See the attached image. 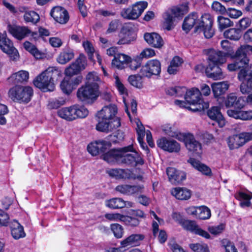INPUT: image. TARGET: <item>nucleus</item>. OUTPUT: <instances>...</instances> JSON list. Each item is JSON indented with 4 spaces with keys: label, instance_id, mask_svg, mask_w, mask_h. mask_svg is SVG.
<instances>
[{
    "label": "nucleus",
    "instance_id": "1",
    "mask_svg": "<svg viewBox=\"0 0 252 252\" xmlns=\"http://www.w3.org/2000/svg\"><path fill=\"white\" fill-rule=\"evenodd\" d=\"M101 157L108 163L125 164L133 167L142 166L145 163L141 153L136 151L133 144L122 148L111 149L106 151Z\"/></svg>",
    "mask_w": 252,
    "mask_h": 252
},
{
    "label": "nucleus",
    "instance_id": "2",
    "mask_svg": "<svg viewBox=\"0 0 252 252\" xmlns=\"http://www.w3.org/2000/svg\"><path fill=\"white\" fill-rule=\"evenodd\" d=\"M163 130L165 134L174 138L184 143L187 149L196 157H200L202 154L201 144L190 132H181L176 127H164Z\"/></svg>",
    "mask_w": 252,
    "mask_h": 252
},
{
    "label": "nucleus",
    "instance_id": "3",
    "mask_svg": "<svg viewBox=\"0 0 252 252\" xmlns=\"http://www.w3.org/2000/svg\"><path fill=\"white\" fill-rule=\"evenodd\" d=\"M85 85L79 88L77 92V96L81 101H88L96 98L98 96L99 78L94 72L89 73L86 76Z\"/></svg>",
    "mask_w": 252,
    "mask_h": 252
},
{
    "label": "nucleus",
    "instance_id": "4",
    "mask_svg": "<svg viewBox=\"0 0 252 252\" xmlns=\"http://www.w3.org/2000/svg\"><path fill=\"white\" fill-rule=\"evenodd\" d=\"M184 97L188 104L178 100L175 101V104L194 112L204 110L209 106L208 102H204L201 99V94L198 89L193 88L189 90Z\"/></svg>",
    "mask_w": 252,
    "mask_h": 252
},
{
    "label": "nucleus",
    "instance_id": "5",
    "mask_svg": "<svg viewBox=\"0 0 252 252\" xmlns=\"http://www.w3.org/2000/svg\"><path fill=\"white\" fill-rule=\"evenodd\" d=\"M117 108L114 104L105 106L95 115L96 126H121V120L116 117Z\"/></svg>",
    "mask_w": 252,
    "mask_h": 252
},
{
    "label": "nucleus",
    "instance_id": "6",
    "mask_svg": "<svg viewBox=\"0 0 252 252\" xmlns=\"http://www.w3.org/2000/svg\"><path fill=\"white\" fill-rule=\"evenodd\" d=\"M60 74L55 67H49L41 72L33 80L34 85L44 92L53 91L55 89L54 78Z\"/></svg>",
    "mask_w": 252,
    "mask_h": 252
},
{
    "label": "nucleus",
    "instance_id": "7",
    "mask_svg": "<svg viewBox=\"0 0 252 252\" xmlns=\"http://www.w3.org/2000/svg\"><path fill=\"white\" fill-rule=\"evenodd\" d=\"M250 52L252 53V46L247 44L241 45L232 55L231 58L234 62L228 64V69L230 71H234L246 67L249 63L250 60L247 55Z\"/></svg>",
    "mask_w": 252,
    "mask_h": 252
},
{
    "label": "nucleus",
    "instance_id": "8",
    "mask_svg": "<svg viewBox=\"0 0 252 252\" xmlns=\"http://www.w3.org/2000/svg\"><path fill=\"white\" fill-rule=\"evenodd\" d=\"M239 80L242 81L240 89L242 94H249L247 101L252 104V64H248L240 70L238 74Z\"/></svg>",
    "mask_w": 252,
    "mask_h": 252
},
{
    "label": "nucleus",
    "instance_id": "9",
    "mask_svg": "<svg viewBox=\"0 0 252 252\" xmlns=\"http://www.w3.org/2000/svg\"><path fill=\"white\" fill-rule=\"evenodd\" d=\"M33 94L32 88L29 86L16 85L8 91L9 97L14 102L28 103Z\"/></svg>",
    "mask_w": 252,
    "mask_h": 252
},
{
    "label": "nucleus",
    "instance_id": "10",
    "mask_svg": "<svg viewBox=\"0 0 252 252\" xmlns=\"http://www.w3.org/2000/svg\"><path fill=\"white\" fill-rule=\"evenodd\" d=\"M188 11V3H185L168 9L163 15L164 29L168 31L171 30L174 27L175 18L182 17Z\"/></svg>",
    "mask_w": 252,
    "mask_h": 252
},
{
    "label": "nucleus",
    "instance_id": "11",
    "mask_svg": "<svg viewBox=\"0 0 252 252\" xmlns=\"http://www.w3.org/2000/svg\"><path fill=\"white\" fill-rule=\"evenodd\" d=\"M213 23V18L210 14L202 15L200 19H198V25L195 27L194 32H202L206 38H211L214 34V31L212 29Z\"/></svg>",
    "mask_w": 252,
    "mask_h": 252
},
{
    "label": "nucleus",
    "instance_id": "12",
    "mask_svg": "<svg viewBox=\"0 0 252 252\" xmlns=\"http://www.w3.org/2000/svg\"><path fill=\"white\" fill-rule=\"evenodd\" d=\"M147 5L148 3L146 1L137 2L131 6L123 8L120 12V15L125 19L136 20L141 16Z\"/></svg>",
    "mask_w": 252,
    "mask_h": 252
},
{
    "label": "nucleus",
    "instance_id": "13",
    "mask_svg": "<svg viewBox=\"0 0 252 252\" xmlns=\"http://www.w3.org/2000/svg\"><path fill=\"white\" fill-rule=\"evenodd\" d=\"M251 140H252V132H243L233 134L229 136L226 140L230 150L238 149Z\"/></svg>",
    "mask_w": 252,
    "mask_h": 252
},
{
    "label": "nucleus",
    "instance_id": "14",
    "mask_svg": "<svg viewBox=\"0 0 252 252\" xmlns=\"http://www.w3.org/2000/svg\"><path fill=\"white\" fill-rule=\"evenodd\" d=\"M161 71V63L158 60L148 61L140 70L141 76L151 78L152 75H158Z\"/></svg>",
    "mask_w": 252,
    "mask_h": 252
},
{
    "label": "nucleus",
    "instance_id": "15",
    "mask_svg": "<svg viewBox=\"0 0 252 252\" xmlns=\"http://www.w3.org/2000/svg\"><path fill=\"white\" fill-rule=\"evenodd\" d=\"M0 48L3 52L9 55L11 60L16 61L18 59V51L13 46L11 41L7 38L6 34L0 33Z\"/></svg>",
    "mask_w": 252,
    "mask_h": 252
},
{
    "label": "nucleus",
    "instance_id": "16",
    "mask_svg": "<svg viewBox=\"0 0 252 252\" xmlns=\"http://www.w3.org/2000/svg\"><path fill=\"white\" fill-rule=\"evenodd\" d=\"M157 146L164 151L169 153H178L181 150L179 143L173 139L162 137L157 141Z\"/></svg>",
    "mask_w": 252,
    "mask_h": 252
},
{
    "label": "nucleus",
    "instance_id": "17",
    "mask_svg": "<svg viewBox=\"0 0 252 252\" xmlns=\"http://www.w3.org/2000/svg\"><path fill=\"white\" fill-rule=\"evenodd\" d=\"M87 65L86 57L84 54H81L75 61L65 69V74L68 75H76L85 69Z\"/></svg>",
    "mask_w": 252,
    "mask_h": 252
},
{
    "label": "nucleus",
    "instance_id": "18",
    "mask_svg": "<svg viewBox=\"0 0 252 252\" xmlns=\"http://www.w3.org/2000/svg\"><path fill=\"white\" fill-rule=\"evenodd\" d=\"M111 146L110 141H96L88 145L87 150L91 155L95 156L100 154H103Z\"/></svg>",
    "mask_w": 252,
    "mask_h": 252
},
{
    "label": "nucleus",
    "instance_id": "19",
    "mask_svg": "<svg viewBox=\"0 0 252 252\" xmlns=\"http://www.w3.org/2000/svg\"><path fill=\"white\" fill-rule=\"evenodd\" d=\"M166 172L169 181L172 185L175 186L180 185L186 179V172L174 167H167Z\"/></svg>",
    "mask_w": 252,
    "mask_h": 252
},
{
    "label": "nucleus",
    "instance_id": "20",
    "mask_svg": "<svg viewBox=\"0 0 252 252\" xmlns=\"http://www.w3.org/2000/svg\"><path fill=\"white\" fill-rule=\"evenodd\" d=\"M50 15L56 22L60 24H66L69 19L67 10L60 6L53 7L50 11Z\"/></svg>",
    "mask_w": 252,
    "mask_h": 252
},
{
    "label": "nucleus",
    "instance_id": "21",
    "mask_svg": "<svg viewBox=\"0 0 252 252\" xmlns=\"http://www.w3.org/2000/svg\"><path fill=\"white\" fill-rule=\"evenodd\" d=\"M208 64H220L226 61L227 54L219 50L210 49L208 52Z\"/></svg>",
    "mask_w": 252,
    "mask_h": 252
},
{
    "label": "nucleus",
    "instance_id": "22",
    "mask_svg": "<svg viewBox=\"0 0 252 252\" xmlns=\"http://www.w3.org/2000/svg\"><path fill=\"white\" fill-rule=\"evenodd\" d=\"M144 187L142 185H121L116 188V190L124 194L130 195L141 194L143 192Z\"/></svg>",
    "mask_w": 252,
    "mask_h": 252
},
{
    "label": "nucleus",
    "instance_id": "23",
    "mask_svg": "<svg viewBox=\"0 0 252 252\" xmlns=\"http://www.w3.org/2000/svg\"><path fill=\"white\" fill-rule=\"evenodd\" d=\"M8 31L15 38L21 40L28 36L31 31L28 27L8 25Z\"/></svg>",
    "mask_w": 252,
    "mask_h": 252
},
{
    "label": "nucleus",
    "instance_id": "24",
    "mask_svg": "<svg viewBox=\"0 0 252 252\" xmlns=\"http://www.w3.org/2000/svg\"><path fill=\"white\" fill-rule=\"evenodd\" d=\"M145 238V236L142 234H132L121 242L123 248L128 246L137 247L140 245L141 242Z\"/></svg>",
    "mask_w": 252,
    "mask_h": 252
},
{
    "label": "nucleus",
    "instance_id": "25",
    "mask_svg": "<svg viewBox=\"0 0 252 252\" xmlns=\"http://www.w3.org/2000/svg\"><path fill=\"white\" fill-rule=\"evenodd\" d=\"M224 104L226 108L233 107L234 109H242L244 106L243 99L238 97L234 93H231L227 96L224 100Z\"/></svg>",
    "mask_w": 252,
    "mask_h": 252
},
{
    "label": "nucleus",
    "instance_id": "26",
    "mask_svg": "<svg viewBox=\"0 0 252 252\" xmlns=\"http://www.w3.org/2000/svg\"><path fill=\"white\" fill-rule=\"evenodd\" d=\"M205 73L208 78L214 80H220L224 78L221 69L217 64H208Z\"/></svg>",
    "mask_w": 252,
    "mask_h": 252
},
{
    "label": "nucleus",
    "instance_id": "27",
    "mask_svg": "<svg viewBox=\"0 0 252 252\" xmlns=\"http://www.w3.org/2000/svg\"><path fill=\"white\" fill-rule=\"evenodd\" d=\"M29 79V72L26 70H21L12 74L8 78V81L12 84H25L28 82Z\"/></svg>",
    "mask_w": 252,
    "mask_h": 252
},
{
    "label": "nucleus",
    "instance_id": "28",
    "mask_svg": "<svg viewBox=\"0 0 252 252\" xmlns=\"http://www.w3.org/2000/svg\"><path fill=\"white\" fill-rule=\"evenodd\" d=\"M144 37L145 41L154 47L160 48L164 44L162 38L157 33H146Z\"/></svg>",
    "mask_w": 252,
    "mask_h": 252
},
{
    "label": "nucleus",
    "instance_id": "29",
    "mask_svg": "<svg viewBox=\"0 0 252 252\" xmlns=\"http://www.w3.org/2000/svg\"><path fill=\"white\" fill-rule=\"evenodd\" d=\"M211 87L214 96L216 98H218V101L220 103V100H223V98L220 96L224 94L228 89V84L225 82L214 83L211 85Z\"/></svg>",
    "mask_w": 252,
    "mask_h": 252
},
{
    "label": "nucleus",
    "instance_id": "30",
    "mask_svg": "<svg viewBox=\"0 0 252 252\" xmlns=\"http://www.w3.org/2000/svg\"><path fill=\"white\" fill-rule=\"evenodd\" d=\"M208 116L212 120L216 122L219 126H224L226 125L224 117L220 112V109L217 106H213L207 112Z\"/></svg>",
    "mask_w": 252,
    "mask_h": 252
},
{
    "label": "nucleus",
    "instance_id": "31",
    "mask_svg": "<svg viewBox=\"0 0 252 252\" xmlns=\"http://www.w3.org/2000/svg\"><path fill=\"white\" fill-rule=\"evenodd\" d=\"M11 234L13 238L18 240L26 236L23 226L17 220H13L10 224Z\"/></svg>",
    "mask_w": 252,
    "mask_h": 252
},
{
    "label": "nucleus",
    "instance_id": "32",
    "mask_svg": "<svg viewBox=\"0 0 252 252\" xmlns=\"http://www.w3.org/2000/svg\"><path fill=\"white\" fill-rule=\"evenodd\" d=\"M107 173L110 176L116 179H130L131 177V172L128 169H110L107 171Z\"/></svg>",
    "mask_w": 252,
    "mask_h": 252
},
{
    "label": "nucleus",
    "instance_id": "33",
    "mask_svg": "<svg viewBox=\"0 0 252 252\" xmlns=\"http://www.w3.org/2000/svg\"><path fill=\"white\" fill-rule=\"evenodd\" d=\"M171 194L180 200H187L191 196V191L186 188L176 187L172 189Z\"/></svg>",
    "mask_w": 252,
    "mask_h": 252
},
{
    "label": "nucleus",
    "instance_id": "34",
    "mask_svg": "<svg viewBox=\"0 0 252 252\" xmlns=\"http://www.w3.org/2000/svg\"><path fill=\"white\" fill-rule=\"evenodd\" d=\"M131 206V202H126L122 198L115 197L105 201V205L111 209H119L125 207L126 204Z\"/></svg>",
    "mask_w": 252,
    "mask_h": 252
},
{
    "label": "nucleus",
    "instance_id": "35",
    "mask_svg": "<svg viewBox=\"0 0 252 252\" xmlns=\"http://www.w3.org/2000/svg\"><path fill=\"white\" fill-rule=\"evenodd\" d=\"M198 16L196 12H192L186 17L184 21L182 28L188 33L196 25H198Z\"/></svg>",
    "mask_w": 252,
    "mask_h": 252
},
{
    "label": "nucleus",
    "instance_id": "36",
    "mask_svg": "<svg viewBox=\"0 0 252 252\" xmlns=\"http://www.w3.org/2000/svg\"><path fill=\"white\" fill-rule=\"evenodd\" d=\"M130 57L124 54H117L112 61V65L118 69H122L127 64Z\"/></svg>",
    "mask_w": 252,
    "mask_h": 252
},
{
    "label": "nucleus",
    "instance_id": "37",
    "mask_svg": "<svg viewBox=\"0 0 252 252\" xmlns=\"http://www.w3.org/2000/svg\"><path fill=\"white\" fill-rule=\"evenodd\" d=\"M235 197L237 200L240 201V206L242 208L249 207L251 205V200L252 198V194L239 191L235 195Z\"/></svg>",
    "mask_w": 252,
    "mask_h": 252
},
{
    "label": "nucleus",
    "instance_id": "38",
    "mask_svg": "<svg viewBox=\"0 0 252 252\" xmlns=\"http://www.w3.org/2000/svg\"><path fill=\"white\" fill-rule=\"evenodd\" d=\"M58 115L61 118L68 121L75 120L74 105L62 108L58 111Z\"/></svg>",
    "mask_w": 252,
    "mask_h": 252
},
{
    "label": "nucleus",
    "instance_id": "39",
    "mask_svg": "<svg viewBox=\"0 0 252 252\" xmlns=\"http://www.w3.org/2000/svg\"><path fill=\"white\" fill-rule=\"evenodd\" d=\"M131 24L128 23L123 28V32H125V35L121 37L117 42L118 44L124 45L128 44L131 43V41L134 40V37H130L128 34H126V32H130L132 29Z\"/></svg>",
    "mask_w": 252,
    "mask_h": 252
},
{
    "label": "nucleus",
    "instance_id": "40",
    "mask_svg": "<svg viewBox=\"0 0 252 252\" xmlns=\"http://www.w3.org/2000/svg\"><path fill=\"white\" fill-rule=\"evenodd\" d=\"M66 76L62 81L60 87L63 92L66 94H70L74 89L73 85L71 82V76L73 75H68L65 74Z\"/></svg>",
    "mask_w": 252,
    "mask_h": 252
},
{
    "label": "nucleus",
    "instance_id": "41",
    "mask_svg": "<svg viewBox=\"0 0 252 252\" xmlns=\"http://www.w3.org/2000/svg\"><path fill=\"white\" fill-rule=\"evenodd\" d=\"M74 57L73 50L66 49L61 52L59 56L57 61L60 64H64L69 62Z\"/></svg>",
    "mask_w": 252,
    "mask_h": 252
},
{
    "label": "nucleus",
    "instance_id": "42",
    "mask_svg": "<svg viewBox=\"0 0 252 252\" xmlns=\"http://www.w3.org/2000/svg\"><path fill=\"white\" fill-rule=\"evenodd\" d=\"M242 34V31L240 29L232 28L226 30L224 32V36L226 38L233 40H238Z\"/></svg>",
    "mask_w": 252,
    "mask_h": 252
},
{
    "label": "nucleus",
    "instance_id": "43",
    "mask_svg": "<svg viewBox=\"0 0 252 252\" xmlns=\"http://www.w3.org/2000/svg\"><path fill=\"white\" fill-rule=\"evenodd\" d=\"M121 221H123L126 225L131 227H136L140 223V220L137 218L128 215H123Z\"/></svg>",
    "mask_w": 252,
    "mask_h": 252
},
{
    "label": "nucleus",
    "instance_id": "44",
    "mask_svg": "<svg viewBox=\"0 0 252 252\" xmlns=\"http://www.w3.org/2000/svg\"><path fill=\"white\" fill-rule=\"evenodd\" d=\"M48 102V108L50 109H57L65 103L66 99L63 97H59L50 99Z\"/></svg>",
    "mask_w": 252,
    "mask_h": 252
},
{
    "label": "nucleus",
    "instance_id": "45",
    "mask_svg": "<svg viewBox=\"0 0 252 252\" xmlns=\"http://www.w3.org/2000/svg\"><path fill=\"white\" fill-rule=\"evenodd\" d=\"M181 226L185 230L194 234L199 225L195 220H186Z\"/></svg>",
    "mask_w": 252,
    "mask_h": 252
},
{
    "label": "nucleus",
    "instance_id": "46",
    "mask_svg": "<svg viewBox=\"0 0 252 252\" xmlns=\"http://www.w3.org/2000/svg\"><path fill=\"white\" fill-rule=\"evenodd\" d=\"M211 216L210 209L205 206L199 207L197 219L202 220L208 219Z\"/></svg>",
    "mask_w": 252,
    "mask_h": 252
},
{
    "label": "nucleus",
    "instance_id": "47",
    "mask_svg": "<svg viewBox=\"0 0 252 252\" xmlns=\"http://www.w3.org/2000/svg\"><path fill=\"white\" fill-rule=\"evenodd\" d=\"M110 229L112 231L114 236L117 238H121L124 233L123 227L119 223H112L110 225Z\"/></svg>",
    "mask_w": 252,
    "mask_h": 252
},
{
    "label": "nucleus",
    "instance_id": "48",
    "mask_svg": "<svg viewBox=\"0 0 252 252\" xmlns=\"http://www.w3.org/2000/svg\"><path fill=\"white\" fill-rule=\"evenodd\" d=\"M24 19L26 22L36 24L39 21L40 17L39 15L35 11H29L28 12L25 13Z\"/></svg>",
    "mask_w": 252,
    "mask_h": 252
},
{
    "label": "nucleus",
    "instance_id": "49",
    "mask_svg": "<svg viewBox=\"0 0 252 252\" xmlns=\"http://www.w3.org/2000/svg\"><path fill=\"white\" fill-rule=\"evenodd\" d=\"M75 119L84 118L89 114L88 109L83 106L74 105Z\"/></svg>",
    "mask_w": 252,
    "mask_h": 252
},
{
    "label": "nucleus",
    "instance_id": "50",
    "mask_svg": "<svg viewBox=\"0 0 252 252\" xmlns=\"http://www.w3.org/2000/svg\"><path fill=\"white\" fill-rule=\"evenodd\" d=\"M218 22L219 23V28L220 31L231 27L233 25V23L229 19L220 16L218 17Z\"/></svg>",
    "mask_w": 252,
    "mask_h": 252
},
{
    "label": "nucleus",
    "instance_id": "51",
    "mask_svg": "<svg viewBox=\"0 0 252 252\" xmlns=\"http://www.w3.org/2000/svg\"><path fill=\"white\" fill-rule=\"evenodd\" d=\"M225 228V224L223 223H221L217 226H209L208 228V230L212 235H218L224 230Z\"/></svg>",
    "mask_w": 252,
    "mask_h": 252
},
{
    "label": "nucleus",
    "instance_id": "52",
    "mask_svg": "<svg viewBox=\"0 0 252 252\" xmlns=\"http://www.w3.org/2000/svg\"><path fill=\"white\" fill-rule=\"evenodd\" d=\"M189 248L194 252H210L207 245L191 244L189 245Z\"/></svg>",
    "mask_w": 252,
    "mask_h": 252
},
{
    "label": "nucleus",
    "instance_id": "53",
    "mask_svg": "<svg viewBox=\"0 0 252 252\" xmlns=\"http://www.w3.org/2000/svg\"><path fill=\"white\" fill-rule=\"evenodd\" d=\"M142 77V76H141L140 74L139 76L136 75H130L129 76L128 80L130 84L132 86L138 88H140L142 86L141 82L140 81V80Z\"/></svg>",
    "mask_w": 252,
    "mask_h": 252
},
{
    "label": "nucleus",
    "instance_id": "54",
    "mask_svg": "<svg viewBox=\"0 0 252 252\" xmlns=\"http://www.w3.org/2000/svg\"><path fill=\"white\" fill-rule=\"evenodd\" d=\"M8 112L7 107L0 102V125H4L6 124V120L4 115L7 114Z\"/></svg>",
    "mask_w": 252,
    "mask_h": 252
},
{
    "label": "nucleus",
    "instance_id": "55",
    "mask_svg": "<svg viewBox=\"0 0 252 252\" xmlns=\"http://www.w3.org/2000/svg\"><path fill=\"white\" fill-rule=\"evenodd\" d=\"M142 60L141 57H139V56L136 57L134 59L130 58V60L128 63H129V67L130 69L133 70H136L141 66Z\"/></svg>",
    "mask_w": 252,
    "mask_h": 252
},
{
    "label": "nucleus",
    "instance_id": "56",
    "mask_svg": "<svg viewBox=\"0 0 252 252\" xmlns=\"http://www.w3.org/2000/svg\"><path fill=\"white\" fill-rule=\"evenodd\" d=\"M83 45L86 52L88 54L89 59L91 61L93 60L94 49L92 44L89 41H86L83 43Z\"/></svg>",
    "mask_w": 252,
    "mask_h": 252
},
{
    "label": "nucleus",
    "instance_id": "57",
    "mask_svg": "<svg viewBox=\"0 0 252 252\" xmlns=\"http://www.w3.org/2000/svg\"><path fill=\"white\" fill-rule=\"evenodd\" d=\"M120 25V21L118 19L112 20L109 24L108 29L106 31L107 33H110L115 32L118 29Z\"/></svg>",
    "mask_w": 252,
    "mask_h": 252
},
{
    "label": "nucleus",
    "instance_id": "58",
    "mask_svg": "<svg viewBox=\"0 0 252 252\" xmlns=\"http://www.w3.org/2000/svg\"><path fill=\"white\" fill-rule=\"evenodd\" d=\"M9 217L7 213L0 209V225L6 226L9 223Z\"/></svg>",
    "mask_w": 252,
    "mask_h": 252
},
{
    "label": "nucleus",
    "instance_id": "59",
    "mask_svg": "<svg viewBox=\"0 0 252 252\" xmlns=\"http://www.w3.org/2000/svg\"><path fill=\"white\" fill-rule=\"evenodd\" d=\"M155 55V51L151 48H146L144 49L139 55L142 60L143 58H148Z\"/></svg>",
    "mask_w": 252,
    "mask_h": 252
},
{
    "label": "nucleus",
    "instance_id": "60",
    "mask_svg": "<svg viewBox=\"0 0 252 252\" xmlns=\"http://www.w3.org/2000/svg\"><path fill=\"white\" fill-rule=\"evenodd\" d=\"M212 7L214 10L222 14H225L226 12L225 7L218 1H214L212 4Z\"/></svg>",
    "mask_w": 252,
    "mask_h": 252
},
{
    "label": "nucleus",
    "instance_id": "61",
    "mask_svg": "<svg viewBox=\"0 0 252 252\" xmlns=\"http://www.w3.org/2000/svg\"><path fill=\"white\" fill-rule=\"evenodd\" d=\"M226 13L229 17L235 19L238 18L242 14V12L240 10L232 8H228V9L226 10Z\"/></svg>",
    "mask_w": 252,
    "mask_h": 252
},
{
    "label": "nucleus",
    "instance_id": "62",
    "mask_svg": "<svg viewBox=\"0 0 252 252\" xmlns=\"http://www.w3.org/2000/svg\"><path fill=\"white\" fill-rule=\"evenodd\" d=\"M198 171L205 176L209 177L212 176V172L211 168L205 164L202 163Z\"/></svg>",
    "mask_w": 252,
    "mask_h": 252
},
{
    "label": "nucleus",
    "instance_id": "63",
    "mask_svg": "<svg viewBox=\"0 0 252 252\" xmlns=\"http://www.w3.org/2000/svg\"><path fill=\"white\" fill-rule=\"evenodd\" d=\"M222 243L223 244L226 243V244L224 245L225 252H238L235 246L232 245L230 241L224 239Z\"/></svg>",
    "mask_w": 252,
    "mask_h": 252
},
{
    "label": "nucleus",
    "instance_id": "64",
    "mask_svg": "<svg viewBox=\"0 0 252 252\" xmlns=\"http://www.w3.org/2000/svg\"><path fill=\"white\" fill-rule=\"evenodd\" d=\"M239 119L250 120L252 119V111H240Z\"/></svg>",
    "mask_w": 252,
    "mask_h": 252
}]
</instances>
